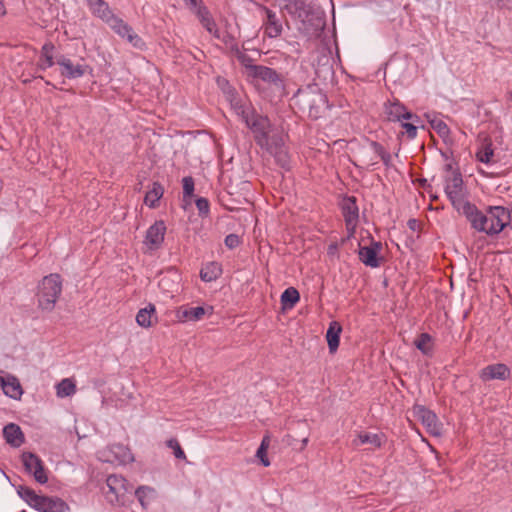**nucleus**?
Returning <instances> with one entry per match:
<instances>
[{
	"mask_svg": "<svg viewBox=\"0 0 512 512\" xmlns=\"http://www.w3.org/2000/svg\"><path fill=\"white\" fill-rule=\"evenodd\" d=\"M55 46L52 43H46L41 50L39 66L41 69H47L54 65Z\"/></svg>",
	"mask_w": 512,
	"mask_h": 512,
	"instance_id": "nucleus-25",
	"label": "nucleus"
},
{
	"mask_svg": "<svg viewBox=\"0 0 512 512\" xmlns=\"http://www.w3.org/2000/svg\"><path fill=\"white\" fill-rule=\"evenodd\" d=\"M89 7L93 14L101 18L105 21L109 27L116 32H121L122 30H127V25L123 22L122 19L114 16L109 10L108 4L103 0H88Z\"/></svg>",
	"mask_w": 512,
	"mask_h": 512,
	"instance_id": "nucleus-6",
	"label": "nucleus"
},
{
	"mask_svg": "<svg viewBox=\"0 0 512 512\" xmlns=\"http://www.w3.org/2000/svg\"><path fill=\"white\" fill-rule=\"evenodd\" d=\"M476 157L480 162L486 164L494 161V150L491 141L485 140L482 143L481 148L476 153Z\"/></svg>",
	"mask_w": 512,
	"mask_h": 512,
	"instance_id": "nucleus-29",
	"label": "nucleus"
},
{
	"mask_svg": "<svg viewBox=\"0 0 512 512\" xmlns=\"http://www.w3.org/2000/svg\"><path fill=\"white\" fill-rule=\"evenodd\" d=\"M5 379H6V377L0 376V385H1V387L3 386V383H5Z\"/></svg>",
	"mask_w": 512,
	"mask_h": 512,
	"instance_id": "nucleus-50",
	"label": "nucleus"
},
{
	"mask_svg": "<svg viewBox=\"0 0 512 512\" xmlns=\"http://www.w3.org/2000/svg\"><path fill=\"white\" fill-rule=\"evenodd\" d=\"M206 313L204 307H180L176 311V318L179 322L198 321Z\"/></svg>",
	"mask_w": 512,
	"mask_h": 512,
	"instance_id": "nucleus-17",
	"label": "nucleus"
},
{
	"mask_svg": "<svg viewBox=\"0 0 512 512\" xmlns=\"http://www.w3.org/2000/svg\"><path fill=\"white\" fill-rule=\"evenodd\" d=\"M188 4H190L193 8L197 6V0H185Z\"/></svg>",
	"mask_w": 512,
	"mask_h": 512,
	"instance_id": "nucleus-48",
	"label": "nucleus"
},
{
	"mask_svg": "<svg viewBox=\"0 0 512 512\" xmlns=\"http://www.w3.org/2000/svg\"><path fill=\"white\" fill-rule=\"evenodd\" d=\"M227 97L237 115L241 116L242 120L254 133L256 142L278 157L279 161L286 162V154L282 149L284 144L282 133L270 123L267 117L247 111L234 98L232 91L227 92Z\"/></svg>",
	"mask_w": 512,
	"mask_h": 512,
	"instance_id": "nucleus-1",
	"label": "nucleus"
},
{
	"mask_svg": "<svg viewBox=\"0 0 512 512\" xmlns=\"http://www.w3.org/2000/svg\"><path fill=\"white\" fill-rule=\"evenodd\" d=\"M134 494L143 508H147L157 498L156 489L145 485L139 486Z\"/></svg>",
	"mask_w": 512,
	"mask_h": 512,
	"instance_id": "nucleus-21",
	"label": "nucleus"
},
{
	"mask_svg": "<svg viewBox=\"0 0 512 512\" xmlns=\"http://www.w3.org/2000/svg\"><path fill=\"white\" fill-rule=\"evenodd\" d=\"M445 192L458 212L464 215L471 214L474 205L466 200V192L460 173L450 171V175L446 179Z\"/></svg>",
	"mask_w": 512,
	"mask_h": 512,
	"instance_id": "nucleus-4",
	"label": "nucleus"
},
{
	"mask_svg": "<svg viewBox=\"0 0 512 512\" xmlns=\"http://www.w3.org/2000/svg\"><path fill=\"white\" fill-rule=\"evenodd\" d=\"M164 189L161 184L154 182L152 188L146 193L144 202L151 208L156 207L157 202L163 196Z\"/></svg>",
	"mask_w": 512,
	"mask_h": 512,
	"instance_id": "nucleus-26",
	"label": "nucleus"
},
{
	"mask_svg": "<svg viewBox=\"0 0 512 512\" xmlns=\"http://www.w3.org/2000/svg\"><path fill=\"white\" fill-rule=\"evenodd\" d=\"M413 414L426 427L428 433L433 436L441 435L442 425L434 412L423 405H415L413 407Z\"/></svg>",
	"mask_w": 512,
	"mask_h": 512,
	"instance_id": "nucleus-7",
	"label": "nucleus"
},
{
	"mask_svg": "<svg viewBox=\"0 0 512 512\" xmlns=\"http://www.w3.org/2000/svg\"><path fill=\"white\" fill-rule=\"evenodd\" d=\"M76 392L75 382L70 378L63 379L56 386V394L59 398H64L73 395Z\"/></svg>",
	"mask_w": 512,
	"mask_h": 512,
	"instance_id": "nucleus-30",
	"label": "nucleus"
},
{
	"mask_svg": "<svg viewBox=\"0 0 512 512\" xmlns=\"http://www.w3.org/2000/svg\"><path fill=\"white\" fill-rule=\"evenodd\" d=\"M222 274L221 265L217 262H210L200 271V277L204 282L216 280Z\"/></svg>",
	"mask_w": 512,
	"mask_h": 512,
	"instance_id": "nucleus-24",
	"label": "nucleus"
},
{
	"mask_svg": "<svg viewBox=\"0 0 512 512\" xmlns=\"http://www.w3.org/2000/svg\"><path fill=\"white\" fill-rule=\"evenodd\" d=\"M196 206L200 213L206 214L209 210L208 201L205 198H199L196 201Z\"/></svg>",
	"mask_w": 512,
	"mask_h": 512,
	"instance_id": "nucleus-44",
	"label": "nucleus"
},
{
	"mask_svg": "<svg viewBox=\"0 0 512 512\" xmlns=\"http://www.w3.org/2000/svg\"><path fill=\"white\" fill-rule=\"evenodd\" d=\"M248 76L261 79L268 83H276L279 81V76L276 71L265 66L256 65L255 67H251V72Z\"/></svg>",
	"mask_w": 512,
	"mask_h": 512,
	"instance_id": "nucleus-19",
	"label": "nucleus"
},
{
	"mask_svg": "<svg viewBox=\"0 0 512 512\" xmlns=\"http://www.w3.org/2000/svg\"><path fill=\"white\" fill-rule=\"evenodd\" d=\"M510 376V369L502 363L488 365L483 368L479 377L483 382L491 380H505Z\"/></svg>",
	"mask_w": 512,
	"mask_h": 512,
	"instance_id": "nucleus-11",
	"label": "nucleus"
},
{
	"mask_svg": "<svg viewBox=\"0 0 512 512\" xmlns=\"http://www.w3.org/2000/svg\"><path fill=\"white\" fill-rule=\"evenodd\" d=\"M110 452L113 454V458L110 456L103 455L102 458L107 462H118L120 464H127L134 460L130 449L124 445L116 444L110 448Z\"/></svg>",
	"mask_w": 512,
	"mask_h": 512,
	"instance_id": "nucleus-14",
	"label": "nucleus"
},
{
	"mask_svg": "<svg viewBox=\"0 0 512 512\" xmlns=\"http://www.w3.org/2000/svg\"><path fill=\"white\" fill-rule=\"evenodd\" d=\"M383 442V435L377 433H359L357 438L353 440L354 446H360L364 444L370 445L372 448L381 447Z\"/></svg>",
	"mask_w": 512,
	"mask_h": 512,
	"instance_id": "nucleus-22",
	"label": "nucleus"
},
{
	"mask_svg": "<svg viewBox=\"0 0 512 512\" xmlns=\"http://www.w3.org/2000/svg\"><path fill=\"white\" fill-rule=\"evenodd\" d=\"M384 113L389 121H400L402 119H413V114L398 101L385 104Z\"/></svg>",
	"mask_w": 512,
	"mask_h": 512,
	"instance_id": "nucleus-13",
	"label": "nucleus"
},
{
	"mask_svg": "<svg viewBox=\"0 0 512 512\" xmlns=\"http://www.w3.org/2000/svg\"><path fill=\"white\" fill-rule=\"evenodd\" d=\"M22 462L25 466V469L32 473L35 480L41 484L47 482L48 478L44 470L43 463L41 459L33 453L24 452L22 454Z\"/></svg>",
	"mask_w": 512,
	"mask_h": 512,
	"instance_id": "nucleus-9",
	"label": "nucleus"
},
{
	"mask_svg": "<svg viewBox=\"0 0 512 512\" xmlns=\"http://www.w3.org/2000/svg\"><path fill=\"white\" fill-rule=\"evenodd\" d=\"M257 458L260 459L261 463L267 467L270 465V461L267 458V450L264 447H259L256 453Z\"/></svg>",
	"mask_w": 512,
	"mask_h": 512,
	"instance_id": "nucleus-41",
	"label": "nucleus"
},
{
	"mask_svg": "<svg viewBox=\"0 0 512 512\" xmlns=\"http://www.w3.org/2000/svg\"><path fill=\"white\" fill-rule=\"evenodd\" d=\"M285 9L289 13H294L302 9V4L295 0H289L288 3L285 5Z\"/></svg>",
	"mask_w": 512,
	"mask_h": 512,
	"instance_id": "nucleus-42",
	"label": "nucleus"
},
{
	"mask_svg": "<svg viewBox=\"0 0 512 512\" xmlns=\"http://www.w3.org/2000/svg\"><path fill=\"white\" fill-rule=\"evenodd\" d=\"M123 37H125L127 42L131 43L134 47L141 49L144 45L138 34H123Z\"/></svg>",
	"mask_w": 512,
	"mask_h": 512,
	"instance_id": "nucleus-39",
	"label": "nucleus"
},
{
	"mask_svg": "<svg viewBox=\"0 0 512 512\" xmlns=\"http://www.w3.org/2000/svg\"><path fill=\"white\" fill-rule=\"evenodd\" d=\"M430 124H431V127L440 135V136H443V137H446L448 136L449 134V128L447 126V124L437 118V117H434L430 120Z\"/></svg>",
	"mask_w": 512,
	"mask_h": 512,
	"instance_id": "nucleus-34",
	"label": "nucleus"
},
{
	"mask_svg": "<svg viewBox=\"0 0 512 512\" xmlns=\"http://www.w3.org/2000/svg\"><path fill=\"white\" fill-rule=\"evenodd\" d=\"M307 443H308V437H305L302 440V446H301L300 450H303L306 447Z\"/></svg>",
	"mask_w": 512,
	"mask_h": 512,
	"instance_id": "nucleus-49",
	"label": "nucleus"
},
{
	"mask_svg": "<svg viewBox=\"0 0 512 512\" xmlns=\"http://www.w3.org/2000/svg\"><path fill=\"white\" fill-rule=\"evenodd\" d=\"M240 243H241V239L236 234H229L225 238V245L229 249H234V248L238 247L240 245Z\"/></svg>",
	"mask_w": 512,
	"mask_h": 512,
	"instance_id": "nucleus-38",
	"label": "nucleus"
},
{
	"mask_svg": "<svg viewBox=\"0 0 512 512\" xmlns=\"http://www.w3.org/2000/svg\"><path fill=\"white\" fill-rule=\"evenodd\" d=\"M334 248L335 247L329 246V249L331 250V252H334Z\"/></svg>",
	"mask_w": 512,
	"mask_h": 512,
	"instance_id": "nucleus-52",
	"label": "nucleus"
},
{
	"mask_svg": "<svg viewBox=\"0 0 512 512\" xmlns=\"http://www.w3.org/2000/svg\"><path fill=\"white\" fill-rule=\"evenodd\" d=\"M3 435L7 443L13 447H19L24 442V435L20 427L14 423H10L4 427Z\"/></svg>",
	"mask_w": 512,
	"mask_h": 512,
	"instance_id": "nucleus-18",
	"label": "nucleus"
},
{
	"mask_svg": "<svg viewBox=\"0 0 512 512\" xmlns=\"http://www.w3.org/2000/svg\"><path fill=\"white\" fill-rule=\"evenodd\" d=\"M268 446H269V437L266 436L263 438L260 447H264V449L267 450Z\"/></svg>",
	"mask_w": 512,
	"mask_h": 512,
	"instance_id": "nucleus-45",
	"label": "nucleus"
},
{
	"mask_svg": "<svg viewBox=\"0 0 512 512\" xmlns=\"http://www.w3.org/2000/svg\"><path fill=\"white\" fill-rule=\"evenodd\" d=\"M359 258L367 266L377 267L379 265L376 251L372 247H361L359 250Z\"/></svg>",
	"mask_w": 512,
	"mask_h": 512,
	"instance_id": "nucleus-28",
	"label": "nucleus"
},
{
	"mask_svg": "<svg viewBox=\"0 0 512 512\" xmlns=\"http://www.w3.org/2000/svg\"><path fill=\"white\" fill-rule=\"evenodd\" d=\"M136 323L145 329L154 326L157 323L156 307L150 303L145 308H142L136 314Z\"/></svg>",
	"mask_w": 512,
	"mask_h": 512,
	"instance_id": "nucleus-15",
	"label": "nucleus"
},
{
	"mask_svg": "<svg viewBox=\"0 0 512 512\" xmlns=\"http://www.w3.org/2000/svg\"><path fill=\"white\" fill-rule=\"evenodd\" d=\"M237 59L240 61V63L247 69V73L249 74L251 72V67H255L256 65L252 64V60L245 55L244 53L237 50L236 53Z\"/></svg>",
	"mask_w": 512,
	"mask_h": 512,
	"instance_id": "nucleus-37",
	"label": "nucleus"
},
{
	"mask_svg": "<svg viewBox=\"0 0 512 512\" xmlns=\"http://www.w3.org/2000/svg\"><path fill=\"white\" fill-rule=\"evenodd\" d=\"M35 509L41 512H65L68 507L59 498L41 496Z\"/></svg>",
	"mask_w": 512,
	"mask_h": 512,
	"instance_id": "nucleus-16",
	"label": "nucleus"
},
{
	"mask_svg": "<svg viewBox=\"0 0 512 512\" xmlns=\"http://www.w3.org/2000/svg\"><path fill=\"white\" fill-rule=\"evenodd\" d=\"M3 392L5 395L13 398V399H19L23 393V390L21 388L20 382L18 379L14 376H7L5 379V383H3L2 386Z\"/></svg>",
	"mask_w": 512,
	"mask_h": 512,
	"instance_id": "nucleus-23",
	"label": "nucleus"
},
{
	"mask_svg": "<svg viewBox=\"0 0 512 512\" xmlns=\"http://www.w3.org/2000/svg\"><path fill=\"white\" fill-rule=\"evenodd\" d=\"M106 499L112 505H126L130 501L133 486L120 475H110L106 480Z\"/></svg>",
	"mask_w": 512,
	"mask_h": 512,
	"instance_id": "nucleus-5",
	"label": "nucleus"
},
{
	"mask_svg": "<svg viewBox=\"0 0 512 512\" xmlns=\"http://www.w3.org/2000/svg\"><path fill=\"white\" fill-rule=\"evenodd\" d=\"M166 445L173 450V454L177 459H186V455L182 450L177 439L172 438L166 442Z\"/></svg>",
	"mask_w": 512,
	"mask_h": 512,
	"instance_id": "nucleus-35",
	"label": "nucleus"
},
{
	"mask_svg": "<svg viewBox=\"0 0 512 512\" xmlns=\"http://www.w3.org/2000/svg\"><path fill=\"white\" fill-rule=\"evenodd\" d=\"M166 225L163 221H156L149 227L144 239V245L149 251L157 250L164 242Z\"/></svg>",
	"mask_w": 512,
	"mask_h": 512,
	"instance_id": "nucleus-8",
	"label": "nucleus"
},
{
	"mask_svg": "<svg viewBox=\"0 0 512 512\" xmlns=\"http://www.w3.org/2000/svg\"><path fill=\"white\" fill-rule=\"evenodd\" d=\"M341 331L342 327L339 322L332 321L329 324V328L326 332V339L330 353H334L338 349Z\"/></svg>",
	"mask_w": 512,
	"mask_h": 512,
	"instance_id": "nucleus-20",
	"label": "nucleus"
},
{
	"mask_svg": "<svg viewBox=\"0 0 512 512\" xmlns=\"http://www.w3.org/2000/svg\"><path fill=\"white\" fill-rule=\"evenodd\" d=\"M62 292V280L59 274L45 276L38 285L37 300L42 310L52 311Z\"/></svg>",
	"mask_w": 512,
	"mask_h": 512,
	"instance_id": "nucleus-3",
	"label": "nucleus"
},
{
	"mask_svg": "<svg viewBox=\"0 0 512 512\" xmlns=\"http://www.w3.org/2000/svg\"><path fill=\"white\" fill-rule=\"evenodd\" d=\"M342 211L347 230L352 234L358 222V207L356 206V202L353 197H349L343 200Z\"/></svg>",
	"mask_w": 512,
	"mask_h": 512,
	"instance_id": "nucleus-12",
	"label": "nucleus"
},
{
	"mask_svg": "<svg viewBox=\"0 0 512 512\" xmlns=\"http://www.w3.org/2000/svg\"><path fill=\"white\" fill-rule=\"evenodd\" d=\"M414 343L415 346L424 354H429L432 350V339L427 333H422Z\"/></svg>",
	"mask_w": 512,
	"mask_h": 512,
	"instance_id": "nucleus-33",
	"label": "nucleus"
},
{
	"mask_svg": "<svg viewBox=\"0 0 512 512\" xmlns=\"http://www.w3.org/2000/svg\"><path fill=\"white\" fill-rule=\"evenodd\" d=\"M402 127L405 129L409 138H415L417 135V127L413 123H403Z\"/></svg>",
	"mask_w": 512,
	"mask_h": 512,
	"instance_id": "nucleus-43",
	"label": "nucleus"
},
{
	"mask_svg": "<svg viewBox=\"0 0 512 512\" xmlns=\"http://www.w3.org/2000/svg\"><path fill=\"white\" fill-rule=\"evenodd\" d=\"M334 248L335 247L329 246V249L331 250V252H334Z\"/></svg>",
	"mask_w": 512,
	"mask_h": 512,
	"instance_id": "nucleus-51",
	"label": "nucleus"
},
{
	"mask_svg": "<svg viewBox=\"0 0 512 512\" xmlns=\"http://www.w3.org/2000/svg\"><path fill=\"white\" fill-rule=\"evenodd\" d=\"M6 13L4 3L0 0V16Z\"/></svg>",
	"mask_w": 512,
	"mask_h": 512,
	"instance_id": "nucleus-47",
	"label": "nucleus"
},
{
	"mask_svg": "<svg viewBox=\"0 0 512 512\" xmlns=\"http://www.w3.org/2000/svg\"><path fill=\"white\" fill-rule=\"evenodd\" d=\"M371 146L373 147L374 152H375V153H376V154L381 158V160H382L385 164H387V163H388V161L390 160V155H389V154H387V153L383 150L382 146H380L379 144H377V143H375V142H373V143L371 144Z\"/></svg>",
	"mask_w": 512,
	"mask_h": 512,
	"instance_id": "nucleus-40",
	"label": "nucleus"
},
{
	"mask_svg": "<svg viewBox=\"0 0 512 512\" xmlns=\"http://www.w3.org/2000/svg\"><path fill=\"white\" fill-rule=\"evenodd\" d=\"M417 225H418V223H417V221H416L415 219H410V220L408 221V226H409V228H410V229H412V230H415V229H416V227H417Z\"/></svg>",
	"mask_w": 512,
	"mask_h": 512,
	"instance_id": "nucleus-46",
	"label": "nucleus"
},
{
	"mask_svg": "<svg viewBox=\"0 0 512 512\" xmlns=\"http://www.w3.org/2000/svg\"><path fill=\"white\" fill-rule=\"evenodd\" d=\"M18 494L33 508H36L40 495H37L32 489L28 487H20Z\"/></svg>",
	"mask_w": 512,
	"mask_h": 512,
	"instance_id": "nucleus-32",
	"label": "nucleus"
},
{
	"mask_svg": "<svg viewBox=\"0 0 512 512\" xmlns=\"http://www.w3.org/2000/svg\"><path fill=\"white\" fill-rule=\"evenodd\" d=\"M182 183H183V193H184V196H192L193 194V191H194V180L192 177L188 176V177H184L183 180H182Z\"/></svg>",
	"mask_w": 512,
	"mask_h": 512,
	"instance_id": "nucleus-36",
	"label": "nucleus"
},
{
	"mask_svg": "<svg viewBox=\"0 0 512 512\" xmlns=\"http://www.w3.org/2000/svg\"><path fill=\"white\" fill-rule=\"evenodd\" d=\"M266 15V30H273L274 32H282L283 26L279 17L268 8H263Z\"/></svg>",
	"mask_w": 512,
	"mask_h": 512,
	"instance_id": "nucleus-31",
	"label": "nucleus"
},
{
	"mask_svg": "<svg viewBox=\"0 0 512 512\" xmlns=\"http://www.w3.org/2000/svg\"><path fill=\"white\" fill-rule=\"evenodd\" d=\"M300 295L294 287L287 288L281 295V304L283 309H291L299 301Z\"/></svg>",
	"mask_w": 512,
	"mask_h": 512,
	"instance_id": "nucleus-27",
	"label": "nucleus"
},
{
	"mask_svg": "<svg viewBox=\"0 0 512 512\" xmlns=\"http://www.w3.org/2000/svg\"><path fill=\"white\" fill-rule=\"evenodd\" d=\"M474 229L486 234L500 233L511 221L510 212L501 206L490 207L487 214L479 212L475 206L465 215Z\"/></svg>",
	"mask_w": 512,
	"mask_h": 512,
	"instance_id": "nucleus-2",
	"label": "nucleus"
},
{
	"mask_svg": "<svg viewBox=\"0 0 512 512\" xmlns=\"http://www.w3.org/2000/svg\"><path fill=\"white\" fill-rule=\"evenodd\" d=\"M57 64L61 68V75L69 79L82 77L87 70H89L88 65L74 64L69 58L63 55L57 57Z\"/></svg>",
	"mask_w": 512,
	"mask_h": 512,
	"instance_id": "nucleus-10",
	"label": "nucleus"
}]
</instances>
